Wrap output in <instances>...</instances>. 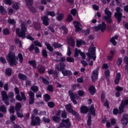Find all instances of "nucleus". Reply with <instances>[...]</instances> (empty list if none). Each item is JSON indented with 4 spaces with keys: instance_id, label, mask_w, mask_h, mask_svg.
I'll list each match as a JSON object with an SVG mask.
<instances>
[{
    "instance_id": "9",
    "label": "nucleus",
    "mask_w": 128,
    "mask_h": 128,
    "mask_svg": "<svg viewBox=\"0 0 128 128\" xmlns=\"http://www.w3.org/2000/svg\"><path fill=\"white\" fill-rule=\"evenodd\" d=\"M94 28L96 30H101L102 32H104L106 30V24L104 22H102V24L96 26Z\"/></svg>"
},
{
    "instance_id": "21",
    "label": "nucleus",
    "mask_w": 128,
    "mask_h": 128,
    "mask_svg": "<svg viewBox=\"0 0 128 128\" xmlns=\"http://www.w3.org/2000/svg\"><path fill=\"white\" fill-rule=\"evenodd\" d=\"M68 43L72 48H74V44H76V42H74L72 37H70L68 40Z\"/></svg>"
},
{
    "instance_id": "37",
    "label": "nucleus",
    "mask_w": 128,
    "mask_h": 128,
    "mask_svg": "<svg viewBox=\"0 0 128 128\" xmlns=\"http://www.w3.org/2000/svg\"><path fill=\"white\" fill-rule=\"evenodd\" d=\"M0 12H1L2 14H6V10L4 9V8L2 6H0Z\"/></svg>"
},
{
    "instance_id": "10",
    "label": "nucleus",
    "mask_w": 128,
    "mask_h": 128,
    "mask_svg": "<svg viewBox=\"0 0 128 128\" xmlns=\"http://www.w3.org/2000/svg\"><path fill=\"white\" fill-rule=\"evenodd\" d=\"M126 106H128V100H122L119 107V112L120 114L124 112V108Z\"/></svg>"
},
{
    "instance_id": "12",
    "label": "nucleus",
    "mask_w": 128,
    "mask_h": 128,
    "mask_svg": "<svg viewBox=\"0 0 128 128\" xmlns=\"http://www.w3.org/2000/svg\"><path fill=\"white\" fill-rule=\"evenodd\" d=\"M98 68H96L92 72V80L93 82L96 80H98Z\"/></svg>"
},
{
    "instance_id": "58",
    "label": "nucleus",
    "mask_w": 128,
    "mask_h": 128,
    "mask_svg": "<svg viewBox=\"0 0 128 128\" xmlns=\"http://www.w3.org/2000/svg\"><path fill=\"white\" fill-rule=\"evenodd\" d=\"M87 124L89 126L92 124V117L90 116H88V120H87Z\"/></svg>"
},
{
    "instance_id": "17",
    "label": "nucleus",
    "mask_w": 128,
    "mask_h": 128,
    "mask_svg": "<svg viewBox=\"0 0 128 128\" xmlns=\"http://www.w3.org/2000/svg\"><path fill=\"white\" fill-rule=\"evenodd\" d=\"M28 50L30 52H32L34 50L35 54H40V48L38 47H34V44L30 45Z\"/></svg>"
},
{
    "instance_id": "47",
    "label": "nucleus",
    "mask_w": 128,
    "mask_h": 128,
    "mask_svg": "<svg viewBox=\"0 0 128 128\" xmlns=\"http://www.w3.org/2000/svg\"><path fill=\"white\" fill-rule=\"evenodd\" d=\"M55 60L56 62H66V58L61 57L60 59H58V57H57V59Z\"/></svg>"
},
{
    "instance_id": "51",
    "label": "nucleus",
    "mask_w": 128,
    "mask_h": 128,
    "mask_svg": "<svg viewBox=\"0 0 128 128\" xmlns=\"http://www.w3.org/2000/svg\"><path fill=\"white\" fill-rule=\"evenodd\" d=\"M8 24H16V21L14 20H12L9 18L8 20Z\"/></svg>"
},
{
    "instance_id": "48",
    "label": "nucleus",
    "mask_w": 128,
    "mask_h": 128,
    "mask_svg": "<svg viewBox=\"0 0 128 128\" xmlns=\"http://www.w3.org/2000/svg\"><path fill=\"white\" fill-rule=\"evenodd\" d=\"M12 8H14V10H18L20 8V6H18V4L14 3L12 5Z\"/></svg>"
},
{
    "instance_id": "11",
    "label": "nucleus",
    "mask_w": 128,
    "mask_h": 128,
    "mask_svg": "<svg viewBox=\"0 0 128 128\" xmlns=\"http://www.w3.org/2000/svg\"><path fill=\"white\" fill-rule=\"evenodd\" d=\"M28 94L29 96V104H32L34 102V93L32 91H28Z\"/></svg>"
},
{
    "instance_id": "46",
    "label": "nucleus",
    "mask_w": 128,
    "mask_h": 128,
    "mask_svg": "<svg viewBox=\"0 0 128 128\" xmlns=\"http://www.w3.org/2000/svg\"><path fill=\"white\" fill-rule=\"evenodd\" d=\"M40 80H42V82L44 84H48V81L46 80V79L44 78V77H40Z\"/></svg>"
},
{
    "instance_id": "32",
    "label": "nucleus",
    "mask_w": 128,
    "mask_h": 128,
    "mask_svg": "<svg viewBox=\"0 0 128 128\" xmlns=\"http://www.w3.org/2000/svg\"><path fill=\"white\" fill-rule=\"evenodd\" d=\"M30 90L34 92H38V86H33L30 87Z\"/></svg>"
},
{
    "instance_id": "31",
    "label": "nucleus",
    "mask_w": 128,
    "mask_h": 128,
    "mask_svg": "<svg viewBox=\"0 0 128 128\" xmlns=\"http://www.w3.org/2000/svg\"><path fill=\"white\" fill-rule=\"evenodd\" d=\"M90 112L92 114V116H96V110L94 109V106H91L90 108Z\"/></svg>"
},
{
    "instance_id": "45",
    "label": "nucleus",
    "mask_w": 128,
    "mask_h": 128,
    "mask_svg": "<svg viewBox=\"0 0 128 128\" xmlns=\"http://www.w3.org/2000/svg\"><path fill=\"white\" fill-rule=\"evenodd\" d=\"M0 112H6V108L4 106H0Z\"/></svg>"
},
{
    "instance_id": "15",
    "label": "nucleus",
    "mask_w": 128,
    "mask_h": 128,
    "mask_svg": "<svg viewBox=\"0 0 128 128\" xmlns=\"http://www.w3.org/2000/svg\"><path fill=\"white\" fill-rule=\"evenodd\" d=\"M66 110L68 112H71V114H74V116H76V112L72 110V106L70 104L66 105Z\"/></svg>"
},
{
    "instance_id": "28",
    "label": "nucleus",
    "mask_w": 128,
    "mask_h": 128,
    "mask_svg": "<svg viewBox=\"0 0 128 128\" xmlns=\"http://www.w3.org/2000/svg\"><path fill=\"white\" fill-rule=\"evenodd\" d=\"M18 78L20 79V80H28V77L24 74H22L20 73L18 74Z\"/></svg>"
},
{
    "instance_id": "63",
    "label": "nucleus",
    "mask_w": 128,
    "mask_h": 128,
    "mask_svg": "<svg viewBox=\"0 0 128 128\" xmlns=\"http://www.w3.org/2000/svg\"><path fill=\"white\" fill-rule=\"evenodd\" d=\"M15 42L16 44H20L19 47H22V41L16 38L15 40Z\"/></svg>"
},
{
    "instance_id": "33",
    "label": "nucleus",
    "mask_w": 128,
    "mask_h": 128,
    "mask_svg": "<svg viewBox=\"0 0 128 128\" xmlns=\"http://www.w3.org/2000/svg\"><path fill=\"white\" fill-rule=\"evenodd\" d=\"M28 64H30L31 66H32L34 68H36V60H30L28 62Z\"/></svg>"
},
{
    "instance_id": "5",
    "label": "nucleus",
    "mask_w": 128,
    "mask_h": 128,
    "mask_svg": "<svg viewBox=\"0 0 128 128\" xmlns=\"http://www.w3.org/2000/svg\"><path fill=\"white\" fill-rule=\"evenodd\" d=\"M15 93L16 94V99L18 100H19V102H22V100H24V102L26 100V94L23 92H20V90H18V87H16L14 88Z\"/></svg>"
},
{
    "instance_id": "35",
    "label": "nucleus",
    "mask_w": 128,
    "mask_h": 128,
    "mask_svg": "<svg viewBox=\"0 0 128 128\" xmlns=\"http://www.w3.org/2000/svg\"><path fill=\"white\" fill-rule=\"evenodd\" d=\"M46 16H56V13L54 11H48L46 12Z\"/></svg>"
},
{
    "instance_id": "6",
    "label": "nucleus",
    "mask_w": 128,
    "mask_h": 128,
    "mask_svg": "<svg viewBox=\"0 0 128 128\" xmlns=\"http://www.w3.org/2000/svg\"><path fill=\"white\" fill-rule=\"evenodd\" d=\"M41 122L42 120H40V117L35 116L34 115L32 116L30 122L31 126H40Z\"/></svg>"
},
{
    "instance_id": "54",
    "label": "nucleus",
    "mask_w": 128,
    "mask_h": 128,
    "mask_svg": "<svg viewBox=\"0 0 128 128\" xmlns=\"http://www.w3.org/2000/svg\"><path fill=\"white\" fill-rule=\"evenodd\" d=\"M44 96V100L46 102H48V100H50V95H48V94H46Z\"/></svg>"
},
{
    "instance_id": "2",
    "label": "nucleus",
    "mask_w": 128,
    "mask_h": 128,
    "mask_svg": "<svg viewBox=\"0 0 128 128\" xmlns=\"http://www.w3.org/2000/svg\"><path fill=\"white\" fill-rule=\"evenodd\" d=\"M21 29L18 28H16V33L19 38H26V24L24 22H22L20 24Z\"/></svg>"
},
{
    "instance_id": "25",
    "label": "nucleus",
    "mask_w": 128,
    "mask_h": 128,
    "mask_svg": "<svg viewBox=\"0 0 128 128\" xmlns=\"http://www.w3.org/2000/svg\"><path fill=\"white\" fill-rule=\"evenodd\" d=\"M80 111L82 114H87L88 112V108L86 106H82L80 108Z\"/></svg>"
},
{
    "instance_id": "36",
    "label": "nucleus",
    "mask_w": 128,
    "mask_h": 128,
    "mask_svg": "<svg viewBox=\"0 0 128 128\" xmlns=\"http://www.w3.org/2000/svg\"><path fill=\"white\" fill-rule=\"evenodd\" d=\"M34 28L36 30H40V22L35 23L34 24Z\"/></svg>"
},
{
    "instance_id": "42",
    "label": "nucleus",
    "mask_w": 128,
    "mask_h": 128,
    "mask_svg": "<svg viewBox=\"0 0 128 128\" xmlns=\"http://www.w3.org/2000/svg\"><path fill=\"white\" fill-rule=\"evenodd\" d=\"M42 56L45 58H48V52H46V50L44 49L42 50Z\"/></svg>"
},
{
    "instance_id": "24",
    "label": "nucleus",
    "mask_w": 128,
    "mask_h": 128,
    "mask_svg": "<svg viewBox=\"0 0 128 128\" xmlns=\"http://www.w3.org/2000/svg\"><path fill=\"white\" fill-rule=\"evenodd\" d=\"M62 74L63 76H72V72H71L70 70H64L62 71Z\"/></svg>"
},
{
    "instance_id": "16",
    "label": "nucleus",
    "mask_w": 128,
    "mask_h": 128,
    "mask_svg": "<svg viewBox=\"0 0 128 128\" xmlns=\"http://www.w3.org/2000/svg\"><path fill=\"white\" fill-rule=\"evenodd\" d=\"M66 65L64 63L61 62L60 64V66L58 65L56 66V68L57 70H60V72H62L64 70V68H66Z\"/></svg>"
},
{
    "instance_id": "38",
    "label": "nucleus",
    "mask_w": 128,
    "mask_h": 128,
    "mask_svg": "<svg viewBox=\"0 0 128 128\" xmlns=\"http://www.w3.org/2000/svg\"><path fill=\"white\" fill-rule=\"evenodd\" d=\"M52 46H54V48H62V45L58 42H54L52 44Z\"/></svg>"
},
{
    "instance_id": "50",
    "label": "nucleus",
    "mask_w": 128,
    "mask_h": 128,
    "mask_svg": "<svg viewBox=\"0 0 128 128\" xmlns=\"http://www.w3.org/2000/svg\"><path fill=\"white\" fill-rule=\"evenodd\" d=\"M34 44L36 46H40V48H42V44L40 42H38V40L34 41Z\"/></svg>"
},
{
    "instance_id": "40",
    "label": "nucleus",
    "mask_w": 128,
    "mask_h": 128,
    "mask_svg": "<svg viewBox=\"0 0 128 128\" xmlns=\"http://www.w3.org/2000/svg\"><path fill=\"white\" fill-rule=\"evenodd\" d=\"M33 0H26V4L28 6H32L33 4Z\"/></svg>"
},
{
    "instance_id": "23",
    "label": "nucleus",
    "mask_w": 128,
    "mask_h": 128,
    "mask_svg": "<svg viewBox=\"0 0 128 128\" xmlns=\"http://www.w3.org/2000/svg\"><path fill=\"white\" fill-rule=\"evenodd\" d=\"M37 68L38 70V72H40V74H44V71L46 70V68H44V66L42 65L38 66Z\"/></svg>"
},
{
    "instance_id": "55",
    "label": "nucleus",
    "mask_w": 128,
    "mask_h": 128,
    "mask_svg": "<svg viewBox=\"0 0 128 128\" xmlns=\"http://www.w3.org/2000/svg\"><path fill=\"white\" fill-rule=\"evenodd\" d=\"M6 74L7 76H10L12 74V69L10 68H8L6 70Z\"/></svg>"
},
{
    "instance_id": "52",
    "label": "nucleus",
    "mask_w": 128,
    "mask_h": 128,
    "mask_svg": "<svg viewBox=\"0 0 128 128\" xmlns=\"http://www.w3.org/2000/svg\"><path fill=\"white\" fill-rule=\"evenodd\" d=\"M122 58H118L116 62V64H118V66H120L122 64Z\"/></svg>"
},
{
    "instance_id": "60",
    "label": "nucleus",
    "mask_w": 128,
    "mask_h": 128,
    "mask_svg": "<svg viewBox=\"0 0 128 128\" xmlns=\"http://www.w3.org/2000/svg\"><path fill=\"white\" fill-rule=\"evenodd\" d=\"M4 4H8V6H11L12 5V0H4Z\"/></svg>"
},
{
    "instance_id": "20",
    "label": "nucleus",
    "mask_w": 128,
    "mask_h": 128,
    "mask_svg": "<svg viewBox=\"0 0 128 128\" xmlns=\"http://www.w3.org/2000/svg\"><path fill=\"white\" fill-rule=\"evenodd\" d=\"M114 51L113 50H111L109 54L107 57V59L108 60H112L114 58Z\"/></svg>"
},
{
    "instance_id": "59",
    "label": "nucleus",
    "mask_w": 128,
    "mask_h": 128,
    "mask_svg": "<svg viewBox=\"0 0 128 128\" xmlns=\"http://www.w3.org/2000/svg\"><path fill=\"white\" fill-rule=\"evenodd\" d=\"M110 42L112 44L113 46H116V41L114 38H112L110 40Z\"/></svg>"
},
{
    "instance_id": "26",
    "label": "nucleus",
    "mask_w": 128,
    "mask_h": 128,
    "mask_svg": "<svg viewBox=\"0 0 128 128\" xmlns=\"http://www.w3.org/2000/svg\"><path fill=\"white\" fill-rule=\"evenodd\" d=\"M104 12L106 16H105L104 18L106 17V18H112V12H110V11L108 10V8H106L104 10Z\"/></svg>"
},
{
    "instance_id": "27",
    "label": "nucleus",
    "mask_w": 128,
    "mask_h": 128,
    "mask_svg": "<svg viewBox=\"0 0 128 128\" xmlns=\"http://www.w3.org/2000/svg\"><path fill=\"white\" fill-rule=\"evenodd\" d=\"M88 90L92 96H94L96 94V88L94 86H90Z\"/></svg>"
},
{
    "instance_id": "62",
    "label": "nucleus",
    "mask_w": 128,
    "mask_h": 128,
    "mask_svg": "<svg viewBox=\"0 0 128 128\" xmlns=\"http://www.w3.org/2000/svg\"><path fill=\"white\" fill-rule=\"evenodd\" d=\"M61 116L63 118H66V110L62 112Z\"/></svg>"
},
{
    "instance_id": "49",
    "label": "nucleus",
    "mask_w": 128,
    "mask_h": 128,
    "mask_svg": "<svg viewBox=\"0 0 128 128\" xmlns=\"http://www.w3.org/2000/svg\"><path fill=\"white\" fill-rule=\"evenodd\" d=\"M47 90H48V92H54V87H52V85L48 86Z\"/></svg>"
},
{
    "instance_id": "13",
    "label": "nucleus",
    "mask_w": 128,
    "mask_h": 128,
    "mask_svg": "<svg viewBox=\"0 0 128 128\" xmlns=\"http://www.w3.org/2000/svg\"><path fill=\"white\" fill-rule=\"evenodd\" d=\"M78 54H80V56H82L83 60H84V58H86V54L82 52L80 50H78V48H76L74 50V58L78 56Z\"/></svg>"
},
{
    "instance_id": "1",
    "label": "nucleus",
    "mask_w": 128,
    "mask_h": 128,
    "mask_svg": "<svg viewBox=\"0 0 128 128\" xmlns=\"http://www.w3.org/2000/svg\"><path fill=\"white\" fill-rule=\"evenodd\" d=\"M1 96H2V100L6 106H8V104H10V102H8V98L11 99V102H16V99L14 98V95L12 92H9L8 96V94L6 91H2L1 92Z\"/></svg>"
},
{
    "instance_id": "14",
    "label": "nucleus",
    "mask_w": 128,
    "mask_h": 128,
    "mask_svg": "<svg viewBox=\"0 0 128 128\" xmlns=\"http://www.w3.org/2000/svg\"><path fill=\"white\" fill-rule=\"evenodd\" d=\"M73 24L76 28V32H82V24L76 21L74 22Z\"/></svg>"
},
{
    "instance_id": "8",
    "label": "nucleus",
    "mask_w": 128,
    "mask_h": 128,
    "mask_svg": "<svg viewBox=\"0 0 128 128\" xmlns=\"http://www.w3.org/2000/svg\"><path fill=\"white\" fill-rule=\"evenodd\" d=\"M68 94L70 96V98L72 102H74V104H77L78 102H76V100H78V94L73 93L72 92V91H69Z\"/></svg>"
},
{
    "instance_id": "30",
    "label": "nucleus",
    "mask_w": 128,
    "mask_h": 128,
    "mask_svg": "<svg viewBox=\"0 0 128 128\" xmlns=\"http://www.w3.org/2000/svg\"><path fill=\"white\" fill-rule=\"evenodd\" d=\"M52 119L53 120L54 122H57L58 124L60 122V118L59 116H54L52 117Z\"/></svg>"
},
{
    "instance_id": "18",
    "label": "nucleus",
    "mask_w": 128,
    "mask_h": 128,
    "mask_svg": "<svg viewBox=\"0 0 128 128\" xmlns=\"http://www.w3.org/2000/svg\"><path fill=\"white\" fill-rule=\"evenodd\" d=\"M121 122L124 126H126L128 122V114H124L123 115V118L122 119Z\"/></svg>"
},
{
    "instance_id": "43",
    "label": "nucleus",
    "mask_w": 128,
    "mask_h": 128,
    "mask_svg": "<svg viewBox=\"0 0 128 128\" xmlns=\"http://www.w3.org/2000/svg\"><path fill=\"white\" fill-rule=\"evenodd\" d=\"M66 60L68 62H74V59L70 56L67 57Z\"/></svg>"
},
{
    "instance_id": "39",
    "label": "nucleus",
    "mask_w": 128,
    "mask_h": 128,
    "mask_svg": "<svg viewBox=\"0 0 128 128\" xmlns=\"http://www.w3.org/2000/svg\"><path fill=\"white\" fill-rule=\"evenodd\" d=\"M83 44H84V42L82 40H77L76 42V46L78 48H80V46Z\"/></svg>"
},
{
    "instance_id": "61",
    "label": "nucleus",
    "mask_w": 128,
    "mask_h": 128,
    "mask_svg": "<svg viewBox=\"0 0 128 128\" xmlns=\"http://www.w3.org/2000/svg\"><path fill=\"white\" fill-rule=\"evenodd\" d=\"M2 32L6 35L10 34V30H8V28L4 29Z\"/></svg>"
},
{
    "instance_id": "44",
    "label": "nucleus",
    "mask_w": 128,
    "mask_h": 128,
    "mask_svg": "<svg viewBox=\"0 0 128 128\" xmlns=\"http://www.w3.org/2000/svg\"><path fill=\"white\" fill-rule=\"evenodd\" d=\"M46 46L48 50L50 52H52L54 50V48L51 45H50L49 43H46Z\"/></svg>"
},
{
    "instance_id": "3",
    "label": "nucleus",
    "mask_w": 128,
    "mask_h": 128,
    "mask_svg": "<svg viewBox=\"0 0 128 128\" xmlns=\"http://www.w3.org/2000/svg\"><path fill=\"white\" fill-rule=\"evenodd\" d=\"M16 54L14 52H10L6 56V60L10 64V66H16L18 61H16Z\"/></svg>"
},
{
    "instance_id": "29",
    "label": "nucleus",
    "mask_w": 128,
    "mask_h": 128,
    "mask_svg": "<svg viewBox=\"0 0 128 128\" xmlns=\"http://www.w3.org/2000/svg\"><path fill=\"white\" fill-rule=\"evenodd\" d=\"M18 60H19V62L20 64H22L24 62V56H22V53H19L18 54V56H17Z\"/></svg>"
},
{
    "instance_id": "56",
    "label": "nucleus",
    "mask_w": 128,
    "mask_h": 128,
    "mask_svg": "<svg viewBox=\"0 0 128 128\" xmlns=\"http://www.w3.org/2000/svg\"><path fill=\"white\" fill-rule=\"evenodd\" d=\"M48 106L50 108H54V102H48Z\"/></svg>"
},
{
    "instance_id": "53",
    "label": "nucleus",
    "mask_w": 128,
    "mask_h": 128,
    "mask_svg": "<svg viewBox=\"0 0 128 128\" xmlns=\"http://www.w3.org/2000/svg\"><path fill=\"white\" fill-rule=\"evenodd\" d=\"M111 17H104V18L108 24H112V18H110Z\"/></svg>"
},
{
    "instance_id": "7",
    "label": "nucleus",
    "mask_w": 128,
    "mask_h": 128,
    "mask_svg": "<svg viewBox=\"0 0 128 128\" xmlns=\"http://www.w3.org/2000/svg\"><path fill=\"white\" fill-rule=\"evenodd\" d=\"M116 12H115L114 17L116 18L117 19L118 24H120V21L122 20V14L120 12H122L120 8H116Z\"/></svg>"
},
{
    "instance_id": "64",
    "label": "nucleus",
    "mask_w": 128,
    "mask_h": 128,
    "mask_svg": "<svg viewBox=\"0 0 128 128\" xmlns=\"http://www.w3.org/2000/svg\"><path fill=\"white\" fill-rule=\"evenodd\" d=\"M66 20H67V22H72V16L71 14L68 15Z\"/></svg>"
},
{
    "instance_id": "34",
    "label": "nucleus",
    "mask_w": 128,
    "mask_h": 128,
    "mask_svg": "<svg viewBox=\"0 0 128 128\" xmlns=\"http://www.w3.org/2000/svg\"><path fill=\"white\" fill-rule=\"evenodd\" d=\"M20 108H22V104L20 102L16 103V104L15 110H16V112H18Z\"/></svg>"
},
{
    "instance_id": "19",
    "label": "nucleus",
    "mask_w": 128,
    "mask_h": 128,
    "mask_svg": "<svg viewBox=\"0 0 128 128\" xmlns=\"http://www.w3.org/2000/svg\"><path fill=\"white\" fill-rule=\"evenodd\" d=\"M42 24H44V26H48L49 23L48 21L50 20V19L48 18V16H44L42 18Z\"/></svg>"
},
{
    "instance_id": "57",
    "label": "nucleus",
    "mask_w": 128,
    "mask_h": 128,
    "mask_svg": "<svg viewBox=\"0 0 128 128\" xmlns=\"http://www.w3.org/2000/svg\"><path fill=\"white\" fill-rule=\"evenodd\" d=\"M8 14L10 16H12L14 12V9L12 8H8Z\"/></svg>"
},
{
    "instance_id": "41",
    "label": "nucleus",
    "mask_w": 128,
    "mask_h": 128,
    "mask_svg": "<svg viewBox=\"0 0 128 128\" xmlns=\"http://www.w3.org/2000/svg\"><path fill=\"white\" fill-rule=\"evenodd\" d=\"M64 19V14L58 13V16L57 17L58 20H62Z\"/></svg>"
},
{
    "instance_id": "22",
    "label": "nucleus",
    "mask_w": 128,
    "mask_h": 128,
    "mask_svg": "<svg viewBox=\"0 0 128 128\" xmlns=\"http://www.w3.org/2000/svg\"><path fill=\"white\" fill-rule=\"evenodd\" d=\"M120 77H121L120 73H118L116 74V79L114 80L115 84H118L120 82Z\"/></svg>"
},
{
    "instance_id": "4",
    "label": "nucleus",
    "mask_w": 128,
    "mask_h": 128,
    "mask_svg": "<svg viewBox=\"0 0 128 128\" xmlns=\"http://www.w3.org/2000/svg\"><path fill=\"white\" fill-rule=\"evenodd\" d=\"M88 51V52L86 53V54L88 58H86V60L89 62L90 58H92L93 60H96V47L92 46V47L89 48Z\"/></svg>"
}]
</instances>
